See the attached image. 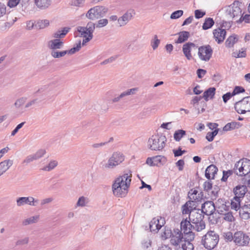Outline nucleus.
Returning a JSON list of instances; mask_svg holds the SVG:
<instances>
[{
	"instance_id": "nucleus-32",
	"label": "nucleus",
	"mask_w": 250,
	"mask_h": 250,
	"mask_svg": "<svg viewBox=\"0 0 250 250\" xmlns=\"http://www.w3.org/2000/svg\"><path fill=\"white\" fill-rule=\"evenodd\" d=\"M214 24V21L211 18H207L202 25V29L204 30L211 28Z\"/></svg>"
},
{
	"instance_id": "nucleus-5",
	"label": "nucleus",
	"mask_w": 250,
	"mask_h": 250,
	"mask_svg": "<svg viewBox=\"0 0 250 250\" xmlns=\"http://www.w3.org/2000/svg\"><path fill=\"white\" fill-rule=\"evenodd\" d=\"M108 9L104 6H96L90 8L86 14V16L90 20H94L103 18L105 16Z\"/></svg>"
},
{
	"instance_id": "nucleus-30",
	"label": "nucleus",
	"mask_w": 250,
	"mask_h": 250,
	"mask_svg": "<svg viewBox=\"0 0 250 250\" xmlns=\"http://www.w3.org/2000/svg\"><path fill=\"white\" fill-rule=\"evenodd\" d=\"M178 34L179 37L176 41V43H181L187 41L189 37V33L188 31H181Z\"/></svg>"
},
{
	"instance_id": "nucleus-36",
	"label": "nucleus",
	"mask_w": 250,
	"mask_h": 250,
	"mask_svg": "<svg viewBox=\"0 0 250 250\" xmlns=\"http://www.w3.org/2000/svg\"><path fill=\"white\" fill-rule=\"evenodd\" d=\"M50 54L54 58H60L67 54V52L66 50L60 51L57 50H51Z\"/></svg>"
},
{
	"instance_id": "nucleus-31",
	"label": "nucleus",
	"mask_w": 250,
	"mask_h": 250,
	"mask_svg": "<svg viewBox=\"0 0 250 250\" xmlns=\"http://www.w3.org/2000/svg\"><path fill=\"white\" fill-rule=\"evenodd\" d=\"M30 199H31V196L19 197L16 200L17 205L18 207H21L25 204L30 206Z\"/></svg>"
},
{
	"instance_id": "nucleus-46",
	"label": "nucleus",
	"mask_w": 250,
	"mask_h": 250,
	"mask_svg": "<svg viewBox=\"0 0 250 250\" xmlns=\"http://www.w3.org/2000/svg\"><path fill=\"white\" fill-rule=\"evenodd\" d=\"M184 12L182 10H178L173 12L170 15L171 19H177L181 17L183 15Z\"/></svg>"
},
{
	"instance_id": "nucleus-11",
	"label": "nucleus",
	"mask_w": 250,
	"mask_h": 250,
	"mask_svg": "<svg viewBox=\"0 0 250 250\" xmlns=\"http://www.w3.org/2000/svg\"><path fill=\"white\" fill-rule=\"evenodd\" d=\"M216 208L218 213L224 214V212L228 211L230 208L229 202L225 199L219 198L215 202Z\"/></svg>"
},
{
	"instance_id": "nucleus-53",
	"label": "nucleus",
	"mask_w": 250,
	"mask_h": 250,
	"mask_svg": "<svg viewBox=\"0 0 250 250\" xmlns=\"http://www.w3.org/2000/svg\"><path fill=\"white\" fill-rule=\"evenodd\" d=\"M186 152V151L185 150H182L180 146L177 149H173V153L175 157L181 156Z\"/></svg>"
},
{
	"instance_id": "nucleus-8",
	"label": "nucleus",
	"mask_w": 250,
	"mask_h": 250,
	"mask_svg": "<svg viewBox=\"0 0 250 250\" xmlns=\"http://www.w3.org/2000/svg\"><path fill=\"white\" fill-rule=\"evenodd\" d=\"M241 2L238 0H235L232 4L229 6L226 12L232 20H237L239 17L243 16L240 8Z\"/></svg>"
},
{
	"instance_id": "nucleus-22",
	"label": "nucleus",
	"mask_w": 250,
	"mask_h": 250,
	"mask_svg": "<svg viewBox=\"0 0 250 250\" xmlns=\"http://www.w3.org/2000/svg\"><path fill=\"white\" fill-rule=\"evenodd\" d=\"M63 46V42L58 39L51 40L48 42V47L51 50L61 49Z\"/></svg>"
},
{
	"instance_id": "nucleus-21",
	"label": "nucleus",
	"mask_w": 250,
	"mask_h": 250,
	"mask_svg": "<svg viewBox=\"0 0 250 250\" xmlns=\"http://www.w3.org/2000/svg\"><path fill=\"white\" fill-rule=\"evenodd\" d=\"M175 235L171 237L170 243L173 246H178L183 238V235L179 229L174 230Z\"/></svg>"
},
{
	"instance_id": "nucleus-43",
	"label": "nucleus",
	"mask_w": 250,
	"mask_h": 250,
	"mask_svg": "<svg viewBox=\"0 0 250 250\" xmlns=\"http://www.w3.org/2000/svg\"><path fill=\"white\" fill-rule=\"evenodd\" d=\"M160 43V40L158 39L156 35H154L153 39L151 41V45L153 50L156 49Z\"/></svg>"
},
{
	"instance_id": "nucleus-25",
	"label": "nucleus",
	"mask_w": 250,
	"mask_h": 250,
	"mask_svg": "<svg viewBox=\"0 0 250 250\" xmlns=\"http://www.w3.org/2000/svg\"><path fill=\"white\" fill-rule=\"evenodd\" d=\"M34 2L39 8L45 9L51 5L52 0H34Z\"/></svg>"
},
{
	"instance_id": "nucleus-12",
	"label": "nucleus",
	"mask_w": 250,
	"mask_h": 250,
	"mask_svg": "<svg viewBox=\"0 0 250 250\" xmlns=\"http://www.w3.org/2000/svg\"><path fill=\"white\" fill-rule=\"evenodd\" d=\"M216 209L215 204L212 201H208L202 205L200 211L204 215L210 216L214 213Z\"/></svg>"
},
{
	"instance_id": "nucleus-35",
	"label": "nucleus",
	"mask_w": 250,
	"mask_h": 250,
	"mask_svg": "<svg viewBox=\"0 0 250 250\" xmlns=\"http://www.w3.org/2000/svg\"><path fill=\"white\" fill-rule=\"evenodd\" d=\"M186 134V131L183 129L176 130L174 133V139L176 141L179 142L182 138Z\"/></svg>"
},
{
	"instance_id": "nucleus-52",
	"label": "nucleus",
	"mask_w": 250,
	"mask_h": 250,
	"mask_svg": "<svg viewBox=\"0 0 250 250\" xmlns=\"http://www.w3.org/2000/svg\"><path fill=\"white\" fill-rule=\"evenodd\" d=\"M225 216L224 219L228 222H232L234 220V217H233L232 212H228L227 213H224Z\"/></svg>"
},
{
	"instance_id": "nucleus-7",
	"label": "nucleus",
	"mask_w": 250,
	"mask_h": 250,
	"mask_svg": "<svg viewBox=\"0 0 250 250\" xmlns=\"http://www.w3.org/2000/svg\"><path fill=\"white\" fill-rule=\"evenodd\" d=\"M234 108L239 114H245L250 112V96L243 98L235 103Z\"/></svg>"
},
{
	"instance_id": "nucleus-26",
	"label": "nucleus",
	"mask_w": 250,
	"mask_h": 250,
	"mask_svg": "<svg viewBox=\"0 0 250 250\" xmlns=\"http://www.w3.org/2000/svg\"><path fill=\"white\" fill-rule=\"evenodd\" d=\"M241 199L237 197H234L231 200V202H229L230 207L231 208L237 211L240 210L242 206H241Z\"/></svg>"
},
{
	"instance_id": "nucleus-59",
	"label": "nucleus",
	"mask_w": 250,
	"mask_h": 250,
	"mask_svg": "<svg viewBox=\"0 0 250 250\" xmlns=\"http://www.w3.org/2000/svg\"><path fill=\"white\" fill-rule=\"evenodd\" d=\"M153 159V162L155 164V166H157L159 163H161L162 162V160L163 159H165L164 156H162L161 155H157L155 156L152 157Z\"/></svg>"
},
{
	"instance_id": "nucleus-19",
	"label": "nucleus",
	"mask_w": 250,
	"mask_h": 250,
	"mask_svg": "<svg viewBox=\"0 0 250 250\" xmlns=\"http://www.w3.org/2000/svg\"><path fill=\"white\" fill-rule=\"evenodd\" d=\"M181 229L184 231V237H183V238L184 239L185 241L191 242L194 240L195 235L192 231L194 230L195 231L194 229H192V228H191L188 226V227H187L186 230L181 226Z\"/></svg>"
},
{
	"instance_id": "nucleus-6",
	"label": "nucleus",
	"mask_w": 250,
	"mask_h": 250,
	"mask_svg": "<svg viewBox=\"0 0 250 250\" xmlns=\"http://www.w3.org/2000/svg\"><path fill=\"white\" fill-rule=\"evenodd\" d=\"M125 160L123 153L119 152H114L109 158L107 163L104 165L105 168L112 169L120 165Z\"/></svg>"
},
{
	"instance_id": "nucleus-44",
	"label": "nucleus",
	"mask_w": 250,
	"mask_h": 250,
	"mask_svg": "<svg viewBox=\"0 0 250 250\" xmlns=\"http://www.w3.org/2000/svg\"><path fill=\"white\" fill-rule=\"evenodd\" d=\"M27 98L25 97H22L18 99L14 103V105L17 108H20L26 101Z\"/></svg>"
},
{
	"instance_id": "nucleus-13",
	"label": "nucleus",
	"mask_w": 250,
	"mask_h": 250,
	"mask_svg": "<svg viewBox=\"0 0 250 250\" xmlns=\"http://www.w3.org/2000/svg\"><path fill=\"white\" fill-rule=\"evenodd\" d=\"M135 15V12L133 9L127 10L122 17L118 19V22L120 26L125 25Z\"/></svg>"
},
{
	"instance_id": "nucleus-17",
	"label": "nucleus",
	"mask_w": 250,
	"mask_h": 250,
	"mask_svg": "<svg viewBox=\"0 0 250 250\" xmlns=\"http://www.w3.org/2000/svg\"><path fill=\"white\" fill-rule=\"evenodd\" d=\"M248 191V188L245 185H237L233 188V192L235 196L243 199Z\"/></svg>"
},
{
	"instance_id": "nucleus-64",
	"label": "nucleus",
	"mask_w": 250,
	"mask_h": 250,
	"mask_svg": "<svg viewBox=\"0 0 250 250\" xmlns=\"http://www.w3.org/2000/svg\"><path fill=\"white\" fill-rule=\"evenodd\" d=\"M175 165L176 167H178V169L179 171H181L183 170L184 166L185 165V162L183 160L181 159L178 160L176 163Z\"/></svg>"
},
{
	"instance_id": "nucleus-37",
	"label": "nucleus",
	"mask_w": 250,
	"mask_h": 250,
	"mask_svg": "<svg viewBox=\"0 0 250 250\" xmlns=\"http://www.w3.org/2000/svg\"><path fill=\"white\" fill-rule=\"evenodd\" d=\"M132 177V174L131 172L129 171V173H125L122 176L119 177L118 178H121V180L122 179V181L121 185H123L124 184H125V182H129V185H130V182L131 181V178Z\"/></svg>"
},
{
	"instance_id": "nucleus-57",
	"label": "nucleus",
	"mask_w": 250,
	"mask_h": 250,
	"mask_svg": "<svg viewBox=\"0 0 250 250\" xmlns=\"http://www.w3.org/2000/svg\"><path fill=\"white\" fill-rule=\"evenodd\" d=\"M206 196L204 195V193L202 191H200L196 196H192V199L194 201H196L197 202L200 201L202 199H204L206 198Z\"/></svg>"
},
{
	"instance_id": "nucleus-45",
	"label": "nucleus",
	"mask_w": 250,
	"mask_h": 250,
	"mask_svg": "<svg viewBox=\"0 0 250 250\" xmlns=\"http://www.w3.org/2000/svg\"><path fill=\"white\" fill-rule=\"evenodd\" d=\"M108 21L106 19H102L99 20L97 23H96L97 28H102L105 26L107 25Z\"/></svg>"
},
{
	"instance_id": "nucleus-58",
	"label": "nucleus",
	"mask_w": 250,
	"mask_h": 250,
	"mask_svg": "<svg viewBox=\"0 0 250 250\" xmlns=\"http://www.w3.org/2000/svg\"><path fill=\"white\" fill-rule=\"evenodd\" d=\"M194 14L195 18L199 19L203 17L206 15V12L197 9L195 10Z\"/></svg>"
},
{
	"instance_id": "nucleus-28",
	"label": "nucleus",
	"mask_w": 250,
	"mask_h": 250,
	"mask_svg": "<svg viewBox=\"0 0 250 250\" xmlns=\"http://www.w3.org/2000/svg\"><path fill=\"white\" fill-rule=\"evenodd\" d=\"M242 124L237 122H231L227 124L223 127V130L225 131H228L232 130L235 129H238L241 127Z\"/></svg>"
},
{
	"instance_id": "nucleus-56",
	"label": "nucleus",
	"mask_w": 250,
	"mask_h": 250,
	"mask_svg": "<svg viewBox=\"0 0 250 250\" xmlns=\"http://www.w3.org/2000/svg\"><path fill=\"white\" fill-rule=\"evenodd\" d=\"M245 90L243 87L240 86H236L232 91V95L234 96L236 94L243 93L245 92Z\"/></svg>"
},
{
	"instance_id": "nucleus-50",
	"label": "nucleus",
	"mask_w": 250,
	"mask_h": 250,
	"mask_svg": "<svg viewBox=\"0 0 250 250\" xmlns=\"http://www.w3.org/2000/svg\"><path fill=\"white\" fill-rule=\"evenodd\" d=\"M157 222H158V219L155 218H153L149 223V229L151 232L156 231L157 230Z\"/></svg>"
},
{
	"instance_id": "nucleus-20",
	"label": "nucleus",
	"mask_w": 250,
	"mask_h": 250,
	"mask_svg": "<svg viewBox=\"0 0 250 250\" xmlns=\"http://www.w3.org/2000/svg\"><path fill=\"white\" fill-rule=\"evenodd\" d=\"M218 171V168L212 164L208 166L205 170V177L208 180L214 179L215 175Z\"/></svg>"
},
{
	"instance_id": "nucleus-34",
	"label": "nucleus",
	"mask_w": 250,
	"mask_h": 250,
	"mask_svg": "<svg viewBox=\"0 0 250 250\" xmlns=\"http://www.w3.org/2000/svg\"><path fill=\"white\" fill-rule=\"evenodd\" d=\"M49 25V21L48 20H39L35 25V27L38 29H43Z\"/></svg>"
},
{
	"instance_id": "nucleus-54",
	"label": "nucleus",
	"mask_w": 250,
	"mask_h": 250,
	"mask_svg": "<svg viewBox=\"0 0 250 250\" xmlns=\"http://www.w3.org/2000/svg\"><path fill=\"white\" fill-rule=\"evenodd\" d=\"M246 55V49H244L242 51H240L239 53L233 52L232 53L233 57L235 58H245Z\"/></svg>"
},
{
	"instance_id": "nucleus-2",
	"label": "nucleus",
	"mask_w": 250,
	"mask_h": 250,
	"mask_svg": "<svg viewBox=\"0 0 250 250\" xmlns=\"http://www.w3.org/2000/svg\"><path fill=\"white\" fill-rule=\"evenodd\" d=\"M167 138L162 134H155L149 138L147 142L148 148L152 150H161L166 146Z\"/></svg>"
},
{
	"instance_id": "nucleus-55",
	"label": "nucleus",
	"mask_w": 250,
	"mask_h": 250,
	"mask_svg": "<svg viewBox=\"0 0 250 250\" xmlns=\"http://www.w3.org/2000/svg\"><path fill=\"white\" fill-rule=\"evenodd\" d=\"M87 200V199L84 196L80 197L77 203V206L79 207H84L86 205V201Z\"/></svg>"
},
{
	"instance_id": "nucleus-48",
	"label": "nucleus",
	"mask_w": 250,
	"mask_h": 250,
	"mask_svg": "<svg viewBox=\"0 0 250 250\" xmlns=\"http://www.w3.org/2000/svg\"><path fill=\"white\" fill-rule=\"evenodd\" d=\"M245 167H246V162L245 163L242 162L240 166L238 168L239 173H238L237 171H235L236 174L240 176H244V174H245V172H244Z\"/></svg>"
},
{
	"instance_id": "nucleus-18",
	"label": "nucleus",
	"mask_w": 250,
	"mask_h": 250,
	"mask_svg": "<svg viewBox=\"0 0 250 250\" xmlns=\"http://www.w3.org/2000/svg\"><path fill=\"white\" fill-rule=\"evenodd\" d=\"M196 47V45L190 42H188L184 44L183 46L182 50L185 56L188 60H190L192 58L191 54V50L192 47Z\"/></svg>"
},
{
	"instance_id": "nucleus-47",
	"label": "nucleus",
	"mask_w": 250,
	"mask_h": 250,
	"mask_svg": "<svg viewBox=\"0 0 250 250\" xmlns=\"http://www.w3.org/2000/svg\"><path fill=\"white\" fill-rule=\"evenodd\" d=\"M234 172L235 173V171H233V170H227V171H223V177L221 179V181H223V182H226L227 181L228 177L231 175Z\"/></svg>"
},
{
	"instance_id": "nucleus-63",
	"label": "nucleus",
	"mask_w": 250,
	"mask_h": 250,
	"mask_svg": "<svg viewBox=\"0 0 250 250\" xmlns=\"http://www.w3.org/2000/svg\"><path fill=\"white\" fill-rule=\"evenodd\" d=\"M53 200V198L52 197L45 198L41 200V206L42 208L45 207L46 204H48L52 202Z\"/></svg>"
},
{
	"instance_id": "nucleus-42",
	"label": "nucleus",
	"mask_w": 250,
	"mask_h": 250,
	"mask_svg": "<svg viewBox=\"0 0 250 250\" xmlns=\"http://www.w3.org/2000/svg\"><path fill=\"white\" fill-rule=\"evenodd\" d=\"M81 48V42L79 41V42L77 44L76 46L73 47L71 48L70 50H66L67 52V54L69 55H72L75 54L76 52H78L80 50Z\"/></svg>"
},
{
	"instance_id": "nucleus-61",
	"label": "nucleus",
	"mask_w": 250,
	"mask_h": 250,
	"mask_svg": "<svg viewBox=\"0 0 250 250\" xmlns=\"http://www.w3.org/2000/svg\"><path fill=\"white\" fill-rule=\"evenodd\" d=\"M151 246V241L150 240H144L142 242V247L144 249H147Z\"/></svg>"
},
{
	"instance_id": "nucleus-10",
	"label": "nucleus",
	"mask_w": 250,
	"mask_h": 250,
	"mask_svg": "<svg viewBox=\"0 0 250 250\" xmlns=\"http://www.w3.org/2000/svg\"><path fill=\"white\" fill-rule=\"evenodd\" d=\"M250 240L249 236L242 231H237L234 234V241L239 246H247Z\"/></svg>"
},
{
	"instance_id": "nucleus-15",
	"label": "nucleus",
	"mask_w": 250,
	"mask_h": 250,
	"mask_svg": "<svg viewBox=\"0 0 250 250\" xmlns=\"http://www.w3.org/2000/svg\"><path fill=\"white\" fill-rule=\"evenodd\" d=\"M45 153L46 151L45 149H39L35 153L27 156L23 161L22 163L27 165L33 161L37 160L42 158Z\"/></svg>"
},
{
	"instance_id": "nucleus-60",
	"label": "nucleus",
	"mask_w": 250,
	"mask_h": 250,
	"mask_svg": "<svg viewBox=\"0 0 250 250\" xmlns=\"http://www.w3.org/2000/svg\"><path fill=\"white\" fill-rule=\"evenodd\" d=\"M80 37H83L84 39L83 40V45H85V44L91 40L93 37V36L90 35H87V34L81 35Z\"/></svg>"
},
{
	"instance_id": "nucleus-14",
	"label": "nucleus",
	"mask_w": 250,
	"mask_h": 250,
	"mask_svg": "<svg viewBox=\"0 0 250 250\" xmlns=\"http://www.w3.org/2000/svg\"><path fill=\"white\" fill-rule=\"evenodd\" d=\"M95 27H96V23L89 21L87 23L85 27L78 26L77 27V31L81 35L87 34V35L93 36V33Z\"/></svg>"
},
{
	"instance_id": "nucleus-27",
	"label": "nucleus",
	"mask_w": 250,
	"mask_h": 250,
	"mask_svg": "<svg viewBox=\"0 0 250 250\" xmlns=\"http://www.w3.org/2000/svg\"><path fill=\"white\" fill-rule=\"evenodd\" d=\"M215 91L216 88L214 87L208 88L204 92L203 96H202L203 98H204L206 102L208 101L209 98L210 99H213L215 94Z\"/></svg>"
},
{
	"instance_id": "nucleus-9",
	"label": "nucleus",
	"mask_w": 250,
	"mask_h": 250,
	"mask_svg": "<svg viewBox=\"0 0 250 250\" xmlns=\"http://www.w3.org/2000/svg\"><path fill=\"white\" fill-rule=\"evenodd\" d=\"M213 50L209 44L203 45L198 48V55L202 61L208 62L212 57Z\"/></svg>"
},
{
	"instance_id": "nucleus-4",
	"label": "nucleus",
	"mask_w": 250,
	"mask_h": 250,
	"mask_svg": "<svg viewBox=\"0 0 250 250\" xmlns=\"http://www.w3.org/2000/svg\"><path fill=\"white\" fill-rule=\"evenodd\" d=\"M122 180L121 178H117L112 185L113 193L117 197L125 196L127 192V188L129 187V182H126L123 185H121Z\"/></svg>"
},
{
	"instance_id": "nucleus-16",
	"label": "nucleus",
	"mask_w": 250,
	"mask_h": 250,
	"mask_svg": "<svg viewBox=\"0 0 250 250\" xmlns=\"http://www.w3.org/2000/svg\"><path fill=\"white\" fill-rule=\"evenodd\" d=\"M213 34L215 41L218 44H220L224 41L226 35V31L225 29L217 28L213 31Z\"/></svg>"
},
{
	"instance_id": "nucleus-23",
	"label": "nucleus",
	"mask_w": 250,
	"mask_h": 250,
	"mask_svg": "<svg viewBox=\"0 0 250 250\" xmlns=\"http://www.w3.org/2000/svg\"><path fill=\"white\" fill-rule=\"evenodd\" d=\"M239 214L241 217L244 219H248L250 218V204L249 205H244L242 206L239 210Z\"/></svg>"
},
{
	"instance_id": "nucleus-24",
	"label": "nucleus",
	"mask_w": 250,
	"mask_h": 250,
	"mask_svg": "<svg viewBox=\"0 0 250 250\" xmlns=\"http://www.w3.org/2000/svg\"><path fill=\"white\" fill-rule=\"evenodd\" d=\"M12 165L13 161L9 159L0 163V176L6 172Z\"/></svg>"
},
{
	"instance_id": "nucleus-33",
	"label": "nucleus",
	"mask_w": 250,
	"mask_h": 250,
	"mask_svg": "<svg viewBox=\"0 0 250 250\" xmlns=\"http://www.w3.org/2000/svg\"><path fill=\"white\" fill-rule=\"evenodd\" d=\"M237 41L238 38H237V36L232 35L227 39L225 42L226 46L229 48L231 47Z\"/></svg>"
},
{
	"instance_id": "nucleus-49",
	"label": "nucleus",
	"mask_w": 250,
	"mask_h": 250,
	"mask_svg": "<svg viewBox=\"0 0 250 250\" xmlns=\"http://www.w3.org/2000/svg\"><path fill=\"white\" fill-rule=\"evenodd\" d=\"M243 21L246 23H250V14L241 16L239 20H236L237 23H241Z\"/></svg>"
},
{
	"instance_id": "nucleus-39",
	"label": "nucleus",
	"mask_w": 250,
	"mask_h": 250,
	"mask_svg": "<svg viewBox=\"0 0 250 250\" xmlns=\"http://www.w3.org/2000/svg\"><path fill=\"white\" fill-rule=\"evenodd\" d=\"M39 218V215L32 216L24 220L22 222L23 225L26 226L31 224L36 223Z\"/></svg>"
},
{
	"instance_id": "nucleus-62",
	"label": "nucleus",
	"mask_w": 250,
	"mask_h": 250,
	"mask_svg": "<svg viewBox=\"0 0 250 250\" xmlns=\"http://www.w3.org/2000/svg\"><path fill=\"white\" fill-rule=\"evenodd\" d=\"M224 236L225 239L228 241H231L232 240H234V235H233L232 233L230 231H228L226 233H225Z\"/></svg>"
},
{
	"instance_id": "nucleus-51",
	"label": "nucleus",
	"mask_w": 250,
	"mask_h": 250,
	"mask_svg": "<svg viewBox=\"0 0 250 250\" xmlns=\"http://www.w3.org/2000/svg\"><path fill=\"white\" fill-rule=\"evenodd\" d=\"M204 190L206 192H208L212 189V183L210 181H206L203 184Z\"/></svg>"
},
{
	"instance_id": "nucleus-29",
	"label": "nucleus",
	"mask_w": 250,
	"mask_h": 250,
	"mask_svg": "<svg viewBox=\"0 0 250 250\" xmlns=\"http://www.w3.org/2000/svg\"><path fill=\"white\" fill-rule=\"evenodd\" d=\"M70 28L69 27H64L61 30H59L53 35V37L55 39H60L63 38L69 32Z\"/></svg>"
},
{
	"instance_id": "nucleus-3",
	"label": "nucleus",
	"mask_w": 250,
	"mask_h": 250,
	"mask_svg": "<svg viewBox=\"0 0 250 250\" xmlns=\"http://www.w3.org/2000/svg\"><path fill=\"white\" fill-rule=\"evenodd\" d=\"M219 240L218 234L214 231H209L203 237L202 244L206 249L210 250L216 246Z\"/></svg>"
},
{
	"instance_id": "nucleus-41",
	"label": "nucleus",
	"mask_w": 250,
	"mask_h": 250,
	"mask_svg": "<svg viewBox=\"0 0 250 250\" xmlns=\"http://www.w3.org/2000/svg\"><path fill=\"white\" fill-rule=\"evenodd\" d=\"M219 129H215L212 132L207 133L206 138L208 142H211L213 140L215 136L218 134Z\"/></svg>"
},
{
	"instance_id": "nucleus-1",
	"label": "nucleus",
	"mask_w": 250,
	"mask_h": 250,
	"mask_svg": "<svg viewBox=\"0 0 250 250\" xmlns=\"http://www.w3.org/2000/svg\"><path fill=\"white\" fill-rule=\"evenodd\" d=\"M204 215L198 209L193 211L190 215L181 221L180 226L183 227L186 230L187 227H189L195 231L199 232L205 229L206 227L205 222L204 221Z\"/></svg>"
},
{
	"instance_id": "nucleus-40",
	"label": "nucleus",
	"mask_w": 250,
	"mask_h": 250,
	"mask_svg": "<svg viewBox=\"0 0 250 250\" xmlns=\"http://www.w3.org/2000/svg\"><path fill=\"white\" fill-rule=\"evenodd\" d=\"M181 210L183 215L188 214V216L190 215L192 212L196 210L190 208L188 207V204H184L181 207Z\"/></svg>"
},
{
	"instance_id": "nucleus-38",
	"label": "nucleus",
	"mask_w": 250,
	"mask_h": 250,
	"mask_svg": "<svg viewBox=\"0 0 250 250\" xmlns=\"http://www.w3.org/2000/svg\"><path fill=\"white\" fill-rule=\"evenodd\" d=\"M58 162L56 160L51 161L48 165L43 167L42 169L43 171H49L53 169L58 165Z\"/></svg>"
}]
</instances>
